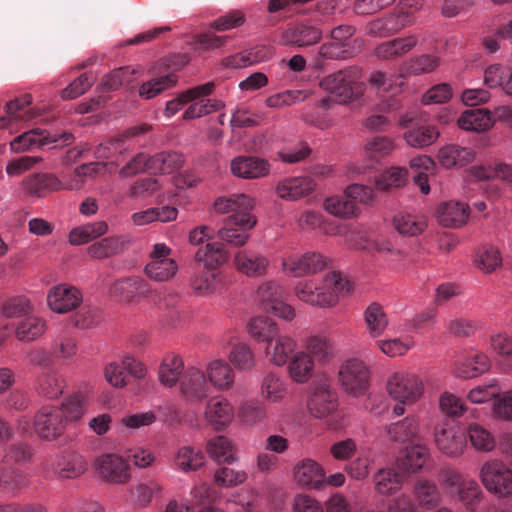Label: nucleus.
<instances>
[{
    "label": "nucleus",
    "mask_w": 512,
    "mask_h": 512,
    "mask_svg": "<svg viewBox=\"0 0 512 512\" xmlns=\"http://www.w3.org/2000/svg\"><path fill=\"white\" fill-rule=\"evenodd\" d=\"M351 282L339 271H331L324 277L299 281L294 287L295 296L308 305L331 308L338 304L340 297L352 290Z\"/></svg>",
    "instance_id": "1"
},
{
    "label": "nucleus",
    "mask_w": 512,
    "mask_h": 512,
    "mask_svg": "<svg viewBox=\"0 0 512 512\" xmlns=\"http://www.w3.org/2000/svg\"><path fill=\"white\" fill-rule=\"evenodd\" d=\"M98 163H87L75 168L69 179L61 180L53 174L37 173L21 182L23 192L27 196L45 197L59 190H79L84 185V177L93 176L98 172Z\"/></svg>",
    "instance_id": "2"
},
{
    "label": "nucleus",
    "mask_w": 512,
    "mask_h": 512,
    "mask_svg": "<svg viewBox=\"0 0 512 512\" xmlns=\"http://www.w3.org/2000/svg\"><path fill=\"white\" fill-rule=\"evenodd\" d=\"M320 87L330 95L320 101L322 107H329L331 102L339 104L358 100L363 96L365 85L357 80V72L352 68L343 69L324 77Z\"/></svg>",
    "instance_id": "3"
},
{
    "label": "nucleus",
    "mask_w": 512,
    "mask_h": 512,
    "mask_svg": "<svg viewBox=\"0 0 512 512\" xmlns=\"http://www.w3.org/2000/svg\"><path fill=\"white\" fill-rule=\"evenodd\" d=\"M338 383L347 395L354 398L364 396L371 384L369 366L360 358L346 359L339 367Z\"/></svg>",
    "instance_id": "4"
},
{
    "label": "nucleus",
    "mask_w": 512,
    "mask_h": 512,
    "mask_svg": "<svg viewBox=\"0 0 512 512\" xmlns=\"http://www.w3.org/2000/svg\"><path fill=\"white\" fill-rule=\"evenodd\" d=\"M385 391L392 400L418 402L424 395L425 385L419 375L401 369L387 376Z\"/></svg>",
    "instance_id": "5"
},
{
    "label": "nucleus",
    "mask_w": 512,
    "mask_h": 512,
    "mask_svg": "<svg viewBox=\"0 0 512 512\" xmlns=\"http://www.w3.org/2000/svg\"><path fill=\"white\" fill-rule=\"evenodd\" d=\"M479 479L491 494L501 498L512 495V468L499 459L485 461L480 467Z\"/></svg>",
    "instance_id": "6"
},
{
    "label": "nucleus",
    "mask_w": 512,
    "mask_h": 512,
    "mask_svg": "<svg viewBox=\"0 0 512 512\" xmlns=\"http://www.w3.org/2000/svg\"><path fill=\"white\" fill-rule=\"evenodd\" d=\"M93 470L96 477L106 484L125 485L132 479L129 461L117 453H105L96 457Z\"/></svg>",
    "instance_id": "7"
},
{
    "label": "nucleus",
    "mask_w": 512,
    "mask_h": 512,
    "mask_svg": "<svg viewBox=\"0 0 512 512\" xmlns=\"http://www.w3.org/2000/svg\"><path fill=\"white\" fill-rule=\"evenodd\" d=\"M329 262L327 257L318 252H292L281 258V270L288 277L300 278L321 272Z\"/></svg>",
    "instance_id": "8"
},
{
    "label": "nucleus",
    "mask_w": 512,
    "mask_h": 512,
    "mask_svg": "<svg viewBox=\"0 0 512 512\" xmlns=\"http://www.w3.org/2000/svg\"><path fill=\"white\" fill-rule=\"evenodd\" d=\"M214 206L220 213H233L228 217L230 223L246 227H254L257 223L256 217L251 214L255 207V199L249 195L241 193L220 197L215 201Z\"/></svg>",
    "instance_id": "9"
},
{
    "label": "nucleus",
    "mask_w": 512,
    "mask_h": 512,
    "mask_svg": "<svg viewBox=\"0 0 512 512\" xmlns=\"http://www.w3.org/2000/svg\"><path fill=\"white\" fill-rule=\"evenodd\" d=\"M497 123L512 128V107L499 106L494 111L486 108L467 109L458 119V128H492Z\"/></svg>",
    "instance_id": "10"
},
{
    "label": "nucleus",
    "mask_w": 512,
    "mask_h": 512,
    "mask_svg": "<svg viewBox=\"0 0 512 512\" xmlns=\"http://www.w3.org/2000/svg\"><path fill=\"white\" fill-rule=\"evenodd\" d=\"M172 249L165 243H156L144 267L145 275L155 282L171 280L178 272L177 262L171 258Z\"/></svg>",
    "instance_id": "11"
},
{
    "label": "nucleus",
    "mask_w": 512,
    "mask_h": 512,
    "mask_svg": "<svg viewBox=\"0 0 512 512\" xmlns=\"http://www.w3.org/2000/svg\"><path fill=\"white\" fill-rule=\"evenodd\" d=\"M32 102L33 97L29 93L8 101L4 106L5 114L0 116V128L29 123L38 124L36 120L41 117V113L38 109L29 108Z\"/></svg>",
    "instance_id": "12"
},
{
    "label": "nucleus",
    "mask_w": 512,
    "mask_h": 512,
    "mask_svg": "<svg viewBox=\"0 0 512 512\" xmlns=\"http://www.w3.org/2000/svg\"><path fill=\"white\" fill-rule=\"evenodd\" d=\"M233 265L237 272L253 279L265 277L271 268L267 255L247 248L234 254Z\"/></svg>",
    "instance_id": "13"
},
{
    "label": "nucleus",
    "mask_w": 512,
    "mask_h": 512,
    "mask_svg": "<svg viewBox=\"0 0 512 512\" xmlns=\"http://www.w3.org/2000/svg\"><path fill=\"white\" fill-rule=\"evenodd\" d=\"M211 388L202 369L192 366L188 367L180 379V394L182 398L190 403H202L205 401Z\"/></svg>",
    "instance_id": "14"
},
{
    "label": "nucleus",
    "mask_w": 512,
    "mask_h": 512,
    "mask_svg": "<svg viewBox=\"0 0 512 512\" xmlns=\"http://www.w3.org/2000/svg\"><path fill=\"white\" fill-rule=\"evenodd\" d=\"M203 417L215 431H224L235 418V408L228 398L216 395L206 402Z\"/></svg>",
    "instance_id": "15"
},
{
    "label": "nucleus",
    "mask_w": 512,
    "mask_h": 512,
    "mask_svg": "<svg viewBox=\"0 0 512 512\" xmlns=\"http://www.w3.org/2000/svg\"><path fill=\"white\" fill-rule=\"evenodd\" d=\"M435 444L444 455L457 458L466 450V435L459 426L445 423L435 430Z\"/></svg>",
    "instance_id": "16"
},
{
    "label": "nucleus",
    "mask_w": 512,
    "mask_h": 512,
    "mask_svg": "<svg viewBox=\"0 0 512 512\" xmlns=\"http://www.w3.org/2000/svg\"><path fill=\"white\" fill-rule=\"evenodd\" d=\"M492 361L483 351L471 350L456 359L452 364V372L456 377L472 379L490 371Z\"/></svg>",
    "instance_id": "17"
},
{
    "label": "nucleus",
    "mask_w": 512,
    "mask_h": 512,
    "mask_svg": "<svg viewBox=\"0 0 512 512\" xmlns=\"http://www.w3.org/2000/svg\"><path fill=\"white\" fill-rule=\"evenodd\" d=\"M203 371L211 389L228 392L235 387L236 372L227 360L213 358L205 363Z\"/></svg>",
    "instance_id": "18"
},
{
    "label": "nucleus",
    "mask_w": 512,
    "mask_h": 512,
    "mask_svg": "<svg viewBox=\"0 0 512 512\" xmlns=\"http://www.w3.org/2000/svg\"><path fill=\"white\" fill-rule=\"evenodd\" d=\"M395 148L393 141L386 137H374L367 142L364 149V164L358 162L349 163L347 171L351 174H364L374 166L380 158L389 155Z\"/></svg>",
    "instance_id": "19"
},
{
    "label": "nucleus",
    "mask_w": 512,
    "mask_h": 512,
    "mask_svg": "<svg viewBox=\"0 0 512 512\" xmlns=\"http://www.w3.org/2000/svg\"><path fill=\"white\" fill-rule=\"evenodd\" d=\"M34 430L45 440H54L64 430V421L61 411L54 406H43L35 415Z\"/></svg>",
    "instance_id": "20"
},
{
    "label": "nucleus",
    "mask_w": 512,
    "mask_h": 512,
    "mask_svg": "<svg viewBox=\"0 0 512 512\" xmlns=\"http://www.w3.org/2000/svg\"><path fill=\"white\" fill-rule=\"evenodd\" d=\"M322 30L312 24L301 22L288 27L281 36V43L285 46L303 49L313 46L322 39Z\"/></svg>",
    "instance_id": "21"
},
{
    "label": "nucleus",
    "mask_w": 512,
    "mask_h": 512,
    "mask_svg": "<svg viewBox=\"0 0 512 512\" xmlns=\"http://www.w3.org/2000/svg\"><path fill=\"white\" fill-rule=\"evenodd\" d=\"M82 302L80 290L72 285L59 284L50 288L47 294V305L59 314L67 313Z\"/></svg>",
    "instance_id": "22"
},
{
    "label": "nucleus",
    "mask_w": 512,
    "mask_h": 512,
    "mask_svg": "<svg viewBox=\"0 0 512 512\" xmlns=\"http://www.w3.org/2000/svg\"><path fill=\"white\" fill-rule=\"evenodd\" d=\"M163 491L162 483L156 479L138 481L127 489L126 501L134 508L146 509L154 498L163 495Z\"/></svg>",
    "instance_id": "23"
},
{
    "label": "nucleus",
    "mask_w": 512,
    "mask_h": 512,
    "mask_svg": "<svg viewBox=\"0 0 512 512\" xmlns=\"http://www.w3.org/2000/svg\"><path fill=\"white\" fill-rule=\"evenodd\" d=\"M45 132H48V130H26L23 134L11 141V149L14 152H24L35 147H43L52 143H55V146L58 145V142H60V145H66L72 140V135L67 132H63L59 138L54 139H50L48 135H45Z\"/></svg>",
    "instance_id": "24"
},
{
    "label": "nucleus",
    "mask_w": 512,
    "mask_h": 512,
    "mask_svg": "<svg viewBox=\"0 0 512 512\" xmlns=\"http://www.w3.org/2000/svg\"><path fill=\"white\" fill-rule=\"evenodd\" d=\"M294 482L301 488L323 489V467L313 459L307 458L295 464L292 470Z\"/></svg>",
    "instance_id": "25"
},
{
    "label": "nucleus",
    "mask_w": 512,
    "mask_h": 512,
    "mask_svg": "<svg viewBox=\"0 0 512 512\" xmlns=\"http://www.w3.org/2000/svg\"><path fill=\"white\" fill-rule=\"evenodd\" d=\"M470 215V207L465 202L450 200L439 204L435 216L443 227L460 228L464 226Z\"/></svg>",
    "instance_id": "26"
},
{
    "label": "nucleus",
    "mask_w": 512,
    "mask_h": 512,
    "mask_svg": "<svg viewBox=\"0 0 512 512\" xmlns=\"http://www.w3.org/2000/svg\"><path fill=\"white\" fill-rule=\"evenodd\" d=\"M231 172L242 179H258L269 175L270 163L263 158L254 156H238L231 161Z\"/></svg>",
    "instance_id": "27"
},
{
    "label": "nucleus",
    "mask_w": 512,
    "mask_h": 512,
    "mask_svg": "<svg viewBox=\"0 0 512 512\" xmlns=\"http://www.w3.org/2000/svg\"><path fill=\"white\" fill-rule=\"evenodd\" d=\"M387 437L392 442L406 443L421 438L420 418L409 414L399 421L392 422L385 427Z\"/></svg>",
    "instance_id": "28"
},
{
    "label": "nucleus",
    "mask_w": 512,
    "mask_h": 512,
    "mask_svg": "<svg viewBox=\"0 0 512 512\" xmlns=\"http://www.w3.org/2000/svg\"><path fill=\"white\" fill-rule=\"evenodd\" d=\"M230 350L228 352V362L235 371L251 372L257 365L256 356L253 349L245 341L231 336L228 340Z\"/></svg>",
    "instance_id": "29"
},
{
    "label": "nucleus",
    "mask_w": 512,
    "mask_h": 512,
    "mask_svg": "<svg viewBox=\"0 0 512 512\" xmlns=\"http://www.w3.org/2000/svg\"><path fill=\"white\" fill-rule=\"evenodd\" d=\"M259 396L269 404L282 403L288 396V383L279 373L267 372L260 381Z\"/></svg>",
    "instance_id": "30"
},
{
    "label": "nucleus",
    "mask_w": 512,
    "mask_h": 512,
    "mask_svg": "<svg viewBox=\"0 0 512 512\" xmlns=\"http://www.w3.org/2000/svg\"><path fill=\"white\" fill-rule=\"evenodd\" d=\"M297 348V341L290 335L280 334L271 340L264 349L268 361L278 367L287 364Z\"/></svg>",
    "instance_id": "31"
},
{
    "label": "nucleus",
    "mask_w": 512,
    "mask_h": 512,
    "mask_svg": "<svg viewBox=\"0 0 512 512\" xmlns=\"http://www.w3.org/2000/svg\"><path fill=\"white\" fill-rule=\"evenodd\" d=\"M430 458L429 448L417 443L404 448L397 457L396 463L400 470L416 473L425 467Z\"/></svg>",
    "instance_id": "32"
},
{
    "label": "nucleus",
    "mask_w": 512,
    "mask_h": 512,
    "mask_svg": "<svg viewBox=\"0 0 512 512\" xmlns=\"http://www.w3.org/2000/svg\"><path fill=\"white\" fill-rule=\"evenodd\" d=\"M337 407L336 394L326 384L317 386L308 401L309 411L319 419L329 416L337 410Z\"/></svg>",
    "instance_id": "33"
},
{
    "label": "nucleus",
    "mask_w": 512,
    "mask_h": 512,
    "mask_svg": "<svg viewBox=\"0 0 512 512\" xmlns=\"http://www.w3.org/2000/svg\"><path fill=\"white\" fill-rule=\"evenodd\" d=\"M315 187L316 183L310 177H289L277 184L276 193L284 200H297L309 195Z\"/></svg>",
    "instance_id": "34"
},
{
    "label": "nucleus",
    "mask_w": 512,
    "mask_h": 512,
    "mask_svg": "<svg viewBox=\"0 0 512 512\" xmlns=\"http://www.w3.org/2000/svg\"><path fill=\"white\" fill-rule=\"evenodd\" d=\"M88 468L86 459L74 451L64 452L58 457L55 466V474L62 479H75L83 475Z\"/></svg>",
    "instance_id": "35"
},
{
    "label": "nucleus",
    "mask_w": 512,
    "mask_h": 512,
    "mask_svg": "<svg viewBox=\"0 0 512 512\" xmlns=\"http://www.w3.org/2000/svg\"><path fill=\"white\" fill-rule=\"evenodd\" d=\"M418 43L416 35L395 38L379 44L374 55L380 60H394L409 53Z\"/></svg>",
    "instance_id": "36"
},
{
    "label": "nucleus",
    "mask_w": 512,
    "mask_h": 512,
    "mask_svg": "<svg viewBox=\"0 0 512 512\" xmlns=\"http://www.w3.org/2000/svg\"><path fill=\"white\" fill-rule=\"evenodd\" d=\"M206 452L217 463L231 465L239 461L236 445L224 435L209 439L206 444Z\"/></svg>",
    "instance_id": "37"
},
{
    "label": "nucleus",
    "mask_w": 512,
    "mask_h": 512,
    "mask_svg": "<svg viewBox=\"0 0 512 512\" xmlns=\"http://www.w3.org/2000/svg\"><path fill=\"white\" fill-rule=\"evenodd\" d=\"M474 265L484 274H491L502 268L503 258L500 248L493 243H483L475 251Z\"/></svg>",
    "instance_id": "38"
},
{
    "label": "nucleus",
    "mask_w": 512,
    "mask_h": 512,
    "mask_svg": "<svg viewBox=\"0 0 512 512\" xmlns=\"http://www.w3.org/2000/svg\"><path fill=\"white\" fill-rule=\"evenodd\" d=\"M229 255L224 245L219 242L207 243L198 248L195 261L206 270L215 271L228 261Z\"/></svg>",
    "instance_id": "39"
},
{
    "label": "nucleus",
    "mask_w": 512,
    "mask_h": 512,
    "mask_svg": "<svg viewBox=\"0 0 512 512\" xmlns=\"http://www.w3.org/2000/svg\"><path fill=\"white\" fill-rule=\"evenodd\" d=\"M184 372L182 357L175 353H167L159 365L158 379L163 386L173 388L178 382L180 383V376Z\"/></svg>",
    "instance_id": "40"
},
{
    "label": "nucleus",
    "mask_w": 512,
    "mask_h": 512,
    "mask_svg": "<svg viewBox=\"0 0 512 512\" xmlns=\"http://www.w3.org/2000/svg\"><path fill=\"white\" fill-rule=\"evenodd\" d=\"M204 463L205 456L202 450L190 445L179 447L172 458L173 467L184 473L197 471Z\"/></svg>",
    "instance_id": "41"
},
{
    "label": "nucleus",
    "mask_w": 512,
    "mask_h": 512,
    "mask_svg": "<svg viewBox=\"0 0 512 512\" xmlns=\"http://www.w3.org/2000/svg\"><path fill=\"white\" fill-rule=\"evenodd\" d=\"M412 24L408 16L398 14H390L386 17L376 19L369 23L368 33L376 37H388L398 33L403 28Z\"/></svg>",
    "instance_id": "42"
},
{
    "label": "nucleus",
    "mask_w": 512,
    "mask_h": 512,
    "mask_svg": "<svg viewBox=\"0 0 512 512\" xmlns=\"http://www.w3.org/2000/svg\"><path fill=\"white\" fill-rule=\"evenodd\" d=\"M439 163L447 168L463 167L475 160L476 153L458 145H446L438 152Z\"/></svg>",
    "instance_id": "43"
},
{
    "label": "nucleus",
    "mask_w": 512,
    "mask_h": 512,
    "mask_svg": "<svg viewBox=\"0 0 512 512\" xmlns=\"http://www.w3.org/2000/svg\"><path fill=\"white\" fill-rule=\"evenodd\" d=\"M315 361L305 351H298L292 357L288 365V375L292 381L299 384L307 383L313 375Z\"/></svg>",
    "instance_id": "44"
},
{
    "label": "nucleus",
    "mask_w": 512,
    "mask_h": 512,
    "mask_svg": "<svg viewBox=\"0 0 512 512\" xmlns=\"http://www.w3.org/2000/svg\"><path fill=\"white\" fill-rule=\"evenodd\" d=\"M465 435L472 448L477 452L489 453L496 447L495 436L482 424L476 422L469 423L466 427Z\"/></svg>",
    "instance_id": "45"
},
{
    "label": "nucleus",
    "mask_w": 512,
    "mask_h": 512,
    "mask_svg": "<svg viewBox=\"0 0 512 512\" xmlns=\"http://www.w3.org/2000/svg\"><path fill=\"white\" fill-rule=\"evenodd\" d=\"M148 292V284L141 277H129L114 282L111 293L120 300L130 302Z\"/></svg>",
    "instance_id": "46"
},
{
    "label": "nucleus",
    "mask_w": 512,
    "mask_h": 512,
    "mask_svg": "<svg viewBox=\"0 0 512 512\" xmlns=\"http://www.w3.org/2000/svg\"><path fill=\"white\" fill-rule=\"evenodd\" d=\"M367 332L372 338H379L386 331L389 320L383 308L377 302L370 303L363 313Z\"/></svg>",
    "instance_id": "47"
},
{
    "label": "nucleus",
    "mask_w": 512,
    "mask_h": 512,
    "mask_svg": "<svg viewBox=\"0 0 512 512\" xmlns=\"http://www.w3.org/2000/svg\"><path fill=\"white\" fill-rule=\"evenodd\" d=\"M247 332L256 341L265 342L267 345L280 331L273 319L268 316H257L249 320Z\"/></svg>",
    "instance_id": "48"
},
{
    "label": "nucleus",
    "mask_w": 512,
    "mask_h": 512,
    "mask_svg": "<svg viewBox=\"0 0 512 512\" xmlns=\"http://www.w3.org/2000/svg\"><path fill=\"white\" fill-rule=\"evenodd\" d=\"M375 490L381 495H391L398 492L404 482V478L394 468L379 469L373 476Z\"/></svg>",
    "instance_id": "49"
},
{
    "label": "nucleus",
    "mask_w": 512,
    "mask_h": 512,
    "mask_svg": "<svg viewBox=\"0 0 512 512\" xmlns=\"http://www.w3.org/2000/svg\"><path fill=\"white\" fill-rule=\"evenodd\" d=\"M393 226L403 236H418L428 226L427 218L423 215L398 213L393 218Z\"/></svg>",
    "instance_id": "50"
},
{
    "label": "nucleus",
    "mask_w": 512,
    "mask_h": 512,
    "mask_svg": "<svg viewBox=\"0 0 512 512\" xmlns=\"http://www.w3.org/2000/svg\"><path fill=\"white\" fill-rule=\"evenodd\" d=\"M46 321L37 316H27L18 322L15 336L21 342H32L40 338L46 331Z\"/></svg>",
    "instance_id": "51"
},
{
    "label": "nucleus",
    "mask_w": 512,
    "mask_h": 512,
    "mask_svg": "<svg viewBox=\"0 0 512 512\" xmlns=\"http://www.w3.org/2000/svg\"><path fill=\"white\" fill-rule=\"evenodd\" d=\"M413 494L419 506L426 509H432L441 502V493L436 483L428 479L417 480Z\"/></svg>",
    "instance_id": "52"
},
{
    "label": "nucleus",
    "mask_w": 512,
    "mask_h": 512,
    "mask_svg": "<svg viewBox=\"0 0 512 512\" xmlns=\"http://www.w3.org/2000/svg\"><path fill=\"white\" fill-rule=\"evenodd\" d=\"M267 416V406L256 399L247 400L238 408V418L247 426L262 423L267 419Z\"/></svg>",
    "instance_id": "53"
},
{
    "label": "nucleus",
    "mask_w": 512,
    "mask_h": 512,
    "mask_svg": "<svg viewBox=\"0 0 512 512\" xmlns=\"http://www.w3.org/2000/svg\"><path fill=\"white\" fill-rule=\"evenodd\" d=\"M108 231V224L105 221L88 223L74 228L69 233V242L72 245L86 244L98 237H101Z\"/></svg>",
    "instance_id": "54"
},
{
    "label": "nucleus",
    "mask_w": 512,
    "mask_h": 512,
    "mask_svg": "<svg viewBox=\"0 0 512 512\" xmlns=\"http://www.w3.org/2000/svg\"><path fill=\"white\" fill-rule=\"evenodd\" d=\"M184 157L178 152H162L150 158L149 171L152 173L169 174L182 167Z\"/></svg>",
    "instance_id": "55"
},
{
    "label": "nucleus",
    "mask_w": 512,
    "mask_h": 512,
    "mask_svg": "<svg viewBox=\"0 0 512 512\" xmlns=\"http://www.w3.org/2000/svg\"><path fill=\"white\" fill-rule=\"evenodd\" d=\"M219 283V273L206 269L195 272L190 279L192 290L201 296H208L215 293L219 287Z\"/></svg>",
    "instance_id": "56"
},
{
    "label": "nucleus",
    "mask_w": 512,
    "mask_h": 512,
    "mask_svg": "<svg viewBox=\"0 0 512 512\" xmlns=\"http://www.w3.org/2000/svg\"><path fill=\"white\" fill-rule=\"evenodd\" d=\"M456 496L467 509L474 511L482 500L483 492L475 479L467 477L456 490Z\"/></svg>",
    "instance_id": "57"
},
{
    "label": "nucleus",
    "mask_w": 512,
    "mask_h": 512,
    "mask_svg": "<svg viewBox=\"0 0 512 512\" xmlns=\"http://www.w3.org/2000/svg\"><path fill=\"white\" fill-rule=\"evenodd\" d=\"M324 209L331 215L339 218H351L360 212L357 204L349 198L332 196L324 201Z\"/></svg>",
    "instance_id": "58"
},
{
    "label": "nucleus",
    "mask_w": 512,
    "mask_h": 512,
    "mask_svg": "<svg viewBox=\"0 0 512 512\" xmlns=\"http://www.w3.org/2000/svg\"><path fill=\"white\" fill-rule=\"evenodd\" d=\"M375 346L386 356L390 358L405 355L414 347V340L410 336L395 337L389 339H379Z\"/></svg>",
    "instance_id": "59"
},
{
    "label": "nucleus",
    "mask_w": 512,
    "mask_h": 512,
    "mask_svg": "<svg viewBox=\"0 0 512 512\" xmlns=\"http://www.w3.org/2000/svg\"><path fill=\"white\" fill-rule=\"evenodd\" d=\"M491 353L502 359L512 358V334L505 330H494L487 340Z\"/></svg>",
    "instance_id": "60"
},
{
    "label": "nucleus",
    "mask_w": 512,
    "mask_h": 512,
    "mask_svg": "<svg viewBox=\"0 0 512 512\" xmlns=\"http://www.w3.org/2000/svg\"><path fill=\"white\" fill-rule=\"evenodd\" d=\"M281 298H283V289L278 282L273 280L261 283L256 290V299L265 312Z\"/></svg>",
    "instance_id": "61"
},
{
    "label": "nucleus",
    "mask_w": 512,
    "mask_h": 512,
    "mask_svg": "<svg viewBox=\"0 0 512 512\" xmlns=\"http://www.w3.org/2000/svg\"><path fill=\"white\" fill-rule=\"evenodd\" d=\"M64 388V379L56 373H44L38 378L37 391L46 398H58L62 395Z\"/></svg>",
    "instance_id": "62"
},
{
    "label": "nucleus",
    "mask_w": 512,
    "mask_h": 512,
    "mask_svg": "<svg viewBox=\"0 0 512 512\" xmlns=\"http://www.w3.org/2000/svg\"><path fill=\"white\" fill-rule=\"evenodd\" d=\"M248 474L244 470H235L226 466L219 467L213 475L214 484L220 488H233L245 483Z\"/></svg>",
    "instance_id": "63"
},
{
    "label": "nucleus",
    "mask_w": 512,
    "mask_h": 512,
    "mask_svg": "<svg viewBox=\"0 0 512 512\" xmlns=\"http://www.w3.org/2000/svg\"><path fill=\"white\" fill-rule=\"evenodd\" d=\"M253 227H246L244 225H237L236 223H230V220H226L225 225L218 231V237L231 245L244 246L249 238V230Z\"/></svg>",
    "instance_id": "64"
}]
</instances>
